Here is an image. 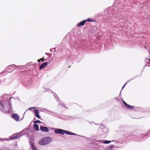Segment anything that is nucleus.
Wrapping results in <instances>:
<instances>
[{
    "instance_id": "nucleus-1",
    "label": "nucleus",
    "mask_w": 150,
    "mask_h": 150,
    "mask_svg": "<svg viewBox=\"0 0 150 150\" xmlns=\"http://www.w3.org/2000/svg\"><path fill=\"white\" fill-rule=\"evenodd\" d=\"M52 141V139L50 137H45L40 140L39 144L41 145H45L49 143Z\"/></svg>"
},
{
    "instance_id": "nucleus-2",
    "label": "nucleus",
    "mask_w": 150,
    "mask_h": 150,
    "mask_svg": "<svg viewBox=\"0 0 150 150\" xmlns=\"http://www.w3.org/2000/svg\"><path fill=\"white\" fill-rule=\"evenodd\" d=\"M0 106L1 108L4 109L5 107H7V108L10 111L11 108V105L8 101H2L0 102Z\"/></svg>"
},
{
    "instance_id": "nucleus-3",
    "label": "nucleus",
    "mask_w": 150,
    "mask_h": 150,
    "mask_svg": "<svg viewBox=\"0 0 150 150\" xmlns=\"http://www.w3.org/2000/svg\"><path fill=\"white\" fill-rule=\"evenodd\" d=\"M54 132L56 134H59L62 135L64 134L65 130L59 129H57L54 130Z\"/></svg>"
},
{
    "instance_id": "nucleus-4",
    "label": "nucleus",
    "mask_w": 150,
    "mask_h": 150,
    "mask_svg": "<svg viewBox=\"0 0 150 150\" xmlns=\"http://www.w3.org/2000/svg\"><path fill=\"white\" fill-rule=\"evenodd\" d=\"M11 117L16 121H18L19 120V117L16 114H14L12 115Z\"/></svg>"
},
{
    "instance_id": "nucleus-5",
    "label": "nucleus",
    "mask_w": 150,
    "mask_h": 150,
    "mask_svg": "<svg viewBox=\"0 0 150 150\" xmlns=\"http://www.w3.org/2000/svg\"><path fill=\"white\" fill-rule=\"evenodd\" d=\"M40 129L41 131L44 132H47L49 131L48 129L46 127L40 126Z\"/></svg>"
},
{
    "instance_id": "nucleus-6",
    "label": "nucleus",
    "mask_w": 150,
    "mask_h": 150,
    "mask_svg": "<svg viewBox=\"0 0 150 150\" xmlns=\"http://www.w3.org/2000/svg\"><path fill=\"white\" fill-rule=\"evenodd\" d=\"M123 103L126 107L128 108L132 109L134 107V106H132L127 104L124 101H123Z\"/></svg>"
},
{
    "instance_id": "nucleus-7",
    "label": "nucleus",
    "mask_w": 150,
    "mask_h": 150,
    "mask_svg": "<svg viewBox=\"0 0 150 150\" xmlns=\"http://www.w3.org/2000/svg\"><path fill=\"white\" fill-rule=\"evenodd\" d=\"M86 23V21L84 20L80 22L77 24L78 27H79L81 26H83Z\"/></svg>"
},
{
    "instance_id": "nucleus-8",
    "label": "nucleus",
    "mask_w": 150,
    "mask_h": 150,
    "mask_svg": "<svg viewBox=\"0 0 150 150\" xmlns=\"http://www.w3.org/2000/svg\"><path fill=\"white\" fill-rule=\"evenodd\" d=\"M48 64V63L47 62H45L44 63H42L40 66L39 67L40 69H42L44 68H45L46 67L47 65V64Z\"/></svg>"
},
{
    "instance_id": "nucleus-9",
    "label": "nucleus",
    "mask_w": 150,
    "mask_h": 150,
    "mask_svg": "<svg viewBox=\"0 0 150 150\" xmlns=\"http://www.w3.org/2000/svg\"><path fill=\"white\" fill-rule=\"evenodd\" d=\"M19 137V135L18 134H14L11 137L10 139L11 140L16 139Z\"/></svg>"
},
{
    "instance_id": "nucleus-10",
    "label": "nucleus",
    "mask_w": 150,
    "mask_h": 150,
    "mask_svg": "<svg viewBox=\"0 0 150 150\" xmlns=\"http://www.w3.org/2000/svg\"><path fill=\"white\" fill-rule=\"evenodd\" d=\"M34 112L35 113V116L38 118L40 119V117L39 115V110L37 109H35L34 111Z\"/></svg>"
},
{
    "instance_id": "nucleus-11",
    "label": "nucleus",
    "mask_w": 150,
    "mask_h": 150,
    "mask_svg": "<svg viewBox=\"0 0 150 150\" xmlns=\"http://www.w3.org/2000/svg\"><path fill=\"white\" fill-rule=\"evenodd\" d=\"M33 127L34 129L36 131H39V126L37 124H34L33 125Z\"/></svg>"
},
{
    "instance_id": "nucleus-12",
    "label": "nucleus",
    "mask_w": 150,
    "mask_h": 150,
    "mask_svg": "<svg viewBox=\"0 0 150 150\" xmlns=\"http://www.w3.org/2000/svg\"><path fill=\"white\" fill-rule=\"evenodd\" d=\"M65 132L64 133H65L67 134H68V135H75V134L74 133H72L71 132L69 131H66L65 130Z\"/></svg>"
},
{
    "instance_id": "nucleus-13",
    "label": "nucleus",
    "mask_w": 150,
    "mask_h": 150,
    "mask_svg": "<svg viewBox=\"0 0 150 150\" xmlns=\"http://www.w3.org/2000/svg\"><path fill=\"white\" fill-rule=\"evenodd\" d=\"M111 142V141H108V140H105L104 141L103 143L104 144H108L110 143Z\"/></svg>"
},
{
    "instance_id": "nucleus-14",
    "label": "nucleus",
    "mask_w": 150,
    "mask_h": 150,
    "mask_svg": "<svg viewBox=\"0 0 150 150\" xmlns=\"http://www.w3.org/2000/svg\"><path fill=\"white\" fill-rule=\"evenodd\" d=\"M44 59L43 57V58H42L40 59H38V62H41V61L43 62L44 61Z\"/></svg>"
},
{
    "instance_id": "nucleus-15",
    "label": "nucleus",
    "mask_w": 150,
    "mask_h": 150,
    "mask_svg": "<svg viewBox=\"0 0 150 150\" xmlns=\"http://www.w3.org/2000/svg\"><path fill=\"white\" fill-rule=\"evenodd\" d=\"M85 20L86 21V22L87 21H88V22H92V21H93V20L92 19H90V18H88L87 19Z\"/></svg>"
},
{
    "instance_id": "nucleus-16",
    "label": "nucleus",
    "mask_w": 150,
    "mask_h": 150,
    "mask_svg": "<svg viewBox=\"0 0 150 150\" xmlns=\"http://www.w3.org/2000/svg\"><path fill=\"white\" fill-rule=\"evenodd\" d=\"M33 122L34 123H41V122L40 120H37L36 121H34Z\"/></svg>"
},
{
    "instance_id": "nucleus-17",
    "label": "nucleus",
    "mask_w": 150,
    "mask_h": 150,
    "mask_svg": "<svg viewBox=\"0 0 150 150\" xmlns=\"http://www.w3.org/2000/svg\"><path fill=\"white\" fill-rule=\"evenodd\" d=\"M114 147V145H111L110 146V149H112Z\"/></svg>"
},
{
    "instance_id": "nucleus-18",
    "label": "nucleus",
    "mask_w": 150,
    "mask_h": 150,
    "mask_svg": "<svg viewBox=\"0 0 150 150\" xmlns=\"http://www.w3.org/2000/svg\"><path fill=\"white\" fill-rule=\"evenodd\" d=\"M35 107H31V108H29V109L30 110H31L33 108H35Z\"/></svg>"
},
{
    "instance_id": "nucleus-19",
    "label": "nucleus",
    "mask_w": 150,
    "mask_h": 150,
    "mask_svg": "<svg viewBox=\"0 0 150 150\" xmlns=\"http://www.w3.org/2000/svg\"><path fill=\"white\" fill-rule=\"evenodd\" d=\"M126 84H127V83H125V85H124L123 86L122 88V89H123V88H124L125 86L126 85Z\"/></svg>"
},
{
    "instance_id": "nucleus-20",
    "label": "nucleus",
    "mask_w": 150,
    "mask_h": 150,
    "mask_svg": "<svg viewBox=\"0 0 150 150\" xmlns=\"http://www.w3.org/2000/svg\"><path fill=\"white\" fill-rule=\"evenodd\" d=\"M146 59H147L148 60L150 61V59H148V58H146Z\"/></svg>"
},
{
    "instance_id": "nucleus-21",
    "label": "nucleus",
    "mask_w": 150,
    "mask_h": 150,
    "mask_svg": "<svg viewBox=\"0 0 150 150\" xmlns=\"http://www.w3.org/2000/svg\"><path fill=\"white\" fill-rule=\"evenodd\" d=\"M144 47L145 48H146V46L145 45H144Z\"/></svg>"
}]
</instances>
